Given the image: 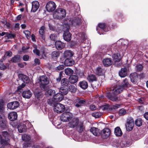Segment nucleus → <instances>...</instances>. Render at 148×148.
Masks as SVG:
<instances>
[{"label":"nucleus","instance_id":"obj_1","mask_svg":"<svg viewBox=\"0 0 148 148\" xmlns=\"http://www.w3.org/2000/svg\"><path fill=\"white\" fill-rule=\"evenodd\" d=\"M123 90V88L120 86L107 88L105 92L106 96L112 101H118L120 99L116 95H112L111 92L114 95H117L121 93Z\"/></svg>","mask_w":148,"mask_h":148},{"label":"nucleus","instance_id":"obj_2","mask_svg":"<svg viewBox=\"0 0 148 148\" xmlns=\"http://www.w3.org/2000/svg\"><path fill=\"white\" fill-rule=\"evenodd\" d=\"M49 82V79L47 76L42 75L40 76L39 78V83L40 84V87L42 90H46V86Z\"/></svg>","mask_w":148,"mask_h":148},{"label":"nucleus","instance_id":"obj_3","mask_svg":"<svg viewBox=\"0 0 148 148\" xmlns=\"http://www.w3.org/2000/svg\"><path fill=\"white\" fill-rule=\"evenodd\" d=\"M64 96L62 95L60 93L55 94L51 99H49L48 101V103L52 105L54 103L59 102L61 101Z\"/></svg>","mask_w":148,"mask_h":148},{"label":"nucleus","instance_id":"obj_4","mask_svg":"<svg viewBox=\"0 0 148 148\" xmlns=\"http://www.w3.org/2000/svg\"><path fill=\"white\" fill-rule=\"evenodd\" d=\"M66 12L65 10L60 8L57 10L55 12L54 16L55 15L57 16V18L58 19H62L66 16Z\"/></svg>","mask_w":148,"mask_h":148},{"label":"nucleus","instance_id":"obj_5","mask_svg":"<svg viewBox=\"0 0 148 148\" xmlns=\"http://www.w3.org/2000/svg\"><path fill=\"white\" fill-rule=\"evenodd\" d=\"M134 121L132 118L130 117L127 119L125 124L126 128L127 131H130L133 129L134 125Z\"/></svg>","mask_w":148,"mask_h":148},{"label":"nucleus","instance_id":"obj_6","mask_svg":"<svg viewBox=\"0 0 148 148\" xmlns=\"http://www.w3.org/2000/svg\"><path fill=\"white\" fill-rule=\"evenodd\" d=\"M65 109L64 106L60 103H57L54 105L53 110L57 113H61L64 112Z\"/></svg>","mask_w":148,"mask_h":148},{"label":"nucleus","instance_id":"obj_7","mask_svg":"<svg viewBox=\"0 0 148 148\" xmlns=\"http://www.w3.org/2000/svg\"><path fill=\"white\" fill-rule=\"evenodd\" d=\"M72 117V114L71 113L69 112H65L62 114L60 119L62 121L67 122L69 121Z\"/></svg>","mask_w":148,"mask_h":148},{"label":"nucleus","instance_id":"obj_8","mask_svg":"<svg viewBox=\"0 0 148 148\" xmlns=\"http://www.w3.org/2000/svg\"><path fill=\"white\" fill-rule=\"evenodd\" d=\"M56 5L55 3L53 1H49L46 4V8L47 11L52 12L56 9Z\"/></svg>","mask_w":148,"mask_h":148},{"label":"nucleus","instance_id":"obj_9","mask_svg":"<svg viewBox=\"0 0 148 148\" xmlns=\"http://www.w3.org/2000/svg\"><path fill=\"white\" fill-rule=\"evenodd\" d=\"M81 21V19L79 17H77L74 19H70L69 21V24L70 25L76 26L80 25Z\"/></svg>","mask_w":148,"mask_h":148},{"label":"nucleus","instance_id":"obj_10","mask_svg":"<svg viewBox=\"0 0 148 148\" xmlns=\"http://www.w3.org/2000/svg\"><path fill=\"white\" fill-rule=\"evenodd\" d=\"M110 129L107 128L104 129L101 132V136L103 138H106L108 137L110 135Z\"/></svg>","mask_w":148,"mask_h":148},{"label":"nucleus","instance_id":"obj_11","mask_svg":"<svg viewBox=\"0 0 148 148\" xmlns=\"http://www.w3.org/2000/svg\"><path fill=\"white\" fill-rule=\"evenodd\" d=\"M19 105V103L17 101H15L9 103L7 105L8 109L13 110L16 108Z\"/></svg>","mask_w":148,"mask_h":148},{"label":"nucleus","instance_id":"obj_12","mask_svg":"<svg viewBox=\"0 0 148 148\" xmlns=\"http://www.w3.org/2000/svg\"><path fill=\"white\" fill-rule=\"evenodd\" d=\"M79 119L77 118H73L72 120L69 123V126L72 128H74L77 126L79 123Z\"/></svg>","mask_w":148,"mask_h":148},{"label":"nucleus","instance_id":"obj_13","mask_svg":"<svg viewBox=\"0 0 148 148\" xmlns=\"http://www.w3.org/2000/svg\"><path fill=\"white\" fill-rule=\"evenodd\" d=\"M63 38L66 41H69L71 40V34L68 29L64 32Z\"/></svg>","mask_w":148,"mask_h":148},{"label":"nucleus","instance_id":"obj_14","mask_svg":"<svg viewBox=\"0 0 148 148\" xmlns=\"http://www.w3.org/2000/svg\"><path fill=\"white\" fill-rule=\"evenodd\" d=\"M8 125L7 121L2 117L0 118V127L2 128L5 129L8 127Z\"/></svg>","mask_w":148,"mask_h":148},{"label":"nucleus","instance_id":"obj_15","mask_svg":"<svg viewBox=\"0 0 148 148\" xmlns=\"http://www.w3.org/2000/svg\"><path fill=\"white\" fill-rule=\"evenodd\" d=\"M105 71L104 69L101 67H98L96 69L95 73L98 76H103L105 74Z\"/></svg>","mask_w":148,"mask_h":148},{"label":"nucleus","instance_id":"obj_16","mask_svg":"<svg viewBox=\"0 0 148 148\" xmlns=\"http://www.w3.org/2000/svg\"><path fill=\"white\" fill-rule=\"evenodd\" d=\"M65 44L60 41H58L55 42V46L56 49L58 50H61L64 48Z\"/></svg>","mask_w":148,"mask_h":148},{"label":"nucleus","instance_id":"obj_17","mask_svg":"<svg viewBox=\"0 0 148 148\" xmlns=\"http://www.w3.org/2000/svg\"><path fill=\"white\" fill-rule=\"evenodd\" d=\"M8 119L11 121L16 120L17 118V114L16 112H10L8 115Z\"/></svg>","mask_w":148,"mask_h":148},{"label":"nucleus","instance_id":"obj_18","mask_svg":"<svg viewBox=\"0 0 148 148\" xmlns=\"http://www.w3.org/2000/svg\"><path fill=\"white\" fill-rule=\"evenodd\" d=\"M127 74V68H122L119 71V76L121 77H125Z\"/></svg>","mask_w":148,"mask_h":148},{"label":"nucleus","instance_id":"obj_19","mask_svg":"<svg viewBox=\"0 0 148 148\" xmlns=\"http://www.w3.org/2000/svg\"><path fill=\"white\" fill-rule=\"evenodd\" d=\"M39 2L37 1H33L32 3V11L35 12L39 7Z\"/></svg>","mask_w":148,"mask_h":148},{"label":"nucleus","instance_id":"obj_20","mask_svg":"<svg viewBox=\"0 0 148 148\" xmlns=\"http://www.w3.org/2000/svg\"><path fill=\"white\" fill-rule=\"evenodd\" d=\"M112 58L115 62L114 64L116 66H120V64L119 62L120 59L119 57L118 54H114L112 56Z\"/></svg>","mask_w":148,"mask_h":148},{"label":"nucleus","instance_id":"obj_21","mask_svg":"<svg viewBox=\"0 0 148 148\" xmlns=\"http://www.w3.org/2000/svg\"><path fill=\"white\" fill-rule=\"evenodd\" d=\"M32 93L29 90L24 91L23 92V97L25 98L29 99L31 97Z\"/></svg>","mask_w":148,"mask_h":148},{"label":"nucleus","instance_id":"obj_22","mask_svg":"<svg viewBox=\"0 0 148 148\" xmlns=\"http://www.w3.org/2000/svg\"><path fill=\"white\" fill-rule=\"evenodd\" d=\"M69 82L71 84H74L76 83L78 80V77L75 75H72L70 76L69 79Z\"/></svg>","mask_w":148,"mask_h":148},{"label":"nucleus","instance_id":"obj_23","mask_svg":"<svg viewBox=\"0 0 148 148\" xmlns=\"http://www.w3.org/2000/svg\"><path fill=\"white\" fill-rule=\"evenodd\" d=\"M19 77L22 79L25 83H28L30 82V79L29 77L26 75L20 74L19 75Z\"/></svg>","mask_w":148,"mask_h":148},{"label":"nucleus","instance_id":"obj_24","mask_svg":"<svg viewBox=\"0 0 148 148\" xmlns=\"http://www.w3.org/2000/svg\"><path fill=\"white\" fill-rule=\"evenodd\" d=\"M103 63L104 66L107 67L112 64V61L110 58H106L103 60Z\"/></svg>","mask_w":148,"mask_h":148},{"label":"nucleus","instance_id":"obj_25","mask_svg":"<svg viewBox=\"0 0 148 148\" xmlns=\"http://www.w3.org/2000/svg\"><path fill=\"white\" fill-rule=\"evenodd\" d=\"M74 61L72 59L67 58L64 61V64L66 66H71L74 64Z\"/></svg>","mask_w":148,"mask_h":148},{"label":"nucleus","instance_id":"obj_26","mask_svg":"<svg viewBox=\"0 0 148 148\" xmlns=\"http://www.w3.org/2000/svg\"><path fill=\"white\" fill-rule=\"evenodd\" d=\"M87 79L90 83L97 81V78L96 76L94 74H90L89 75L87 78Z\"/></svg>","mask_w":148,"mask_h":148},{"label":"nucleus","instance_id":"obj_27","mask_svg":"<svg viewBox=\"0 0 148 148\" xmlns=\"http://www.w3.org/2000/svg\"><path fill=\"white\" fill-rule=\"evenodd\" d=\"M90 131L95 136H99L100 134L99 130L95 127L91 128Z\"/></svg>","mask_w":148,"mask_h":148},{"label":"nucleus","instance_id":"obj_28","mask_svg":"<svg viewBox=\"0 0 148 148\" xmlns=\"http://www.w3.org/2000/svg\"><path fill=\"white\" fill-rule=\"evenodd\" d=\"M76 102L77 103H75L74 104V105L77 108L80 107L86 103V101L85 100H82L79 99H76Z\"/></svg>","mask_w":148,"mask_h":148},{"label":"nucleus","instance_id":"obj_29","mask_svg":"<svg viewBox=\"0 0 148 148\" xmlns=\"http://www.w3.org/2000/svg\"><path fill=\"white\" fill-rule=\"evenodd\" d=\"M63 54L64 57L67 58L71 57L74 54L72 51L69 50L65 51Z\"/></svg>","mask_w":148,"mask_h":148},{"label":"nucleus","instance_id":"obj_30","mask_svg":"<svg viewBox=\"0 0 148 148\" xmlns=\"http://www.w3.org/2000/svg\"><path fill=\"white\" fill-rule=\"evenodd\" d=\"M77 126V130L79 132H82L84 131L85 127L83 121L79 122Z\"/></svg>","mask_w":148,"mask_h":148},{"label":"nucleus","instance_id":"obj_31","mask_svg":"<svg viewBox=\"0 0 148 148\" xmlns=\"http://www.w3.org/2000/svg\"><path fill=\"white\" fill-rule=\"evenodd\" d=\"M21 60L20 56L16 55L12 58L10 60L13 63H17L20 62Z\"/></svg>","mask_w":148,"mask_h":148},{"label":"nucleus","instance_id":"obj_32","mask_svg":"<svg viewBox=\"0 0 148 148\" xmlns=\"http://www.w3.org/2000/svg\"><path fill=\"white\" fill-rule=\"evenodd\" d=\"M130 77L131 81L132 82H136L138 79L137 74L136 73H131Z\"/></svg>","mask_w":148,"mask_h":148},{"label":"nucleus","instance_id":"obj_33","mask_svg":"<svg viewBox=\"0 0 148 148\" xmlns=\"http://www.w3.org/2000/svg\"><path fill=\"white\" fill-rule=\"evenodd\" d=\"M45 27L44 26H42L39 30V34L41 36L43 40L45 39Z\"/></svg>","mask_w":148,"mask_h":148},{"label":"nucleus","instance_id":"obj_34","mask_svg":"<svg viewBox=\"0 0 148 148\" xmlns=\"http://www.w3.org/2000/svg\"><path fill=\"white\" fill-rule=\"evenodd\" d=\"M18 129L19 132L21 133L25 132L27 129L26 126L24 124L18 125Z\"/></svg>","mask_w":148,"mask_h":148},{"label":"nucleus","instance_id":"obj_35","mask_svg":"<svg viewBox=\"0 0 148 148\" xmlns=\"http://www.w3.org/2000/svg\"><path fill=\"white\" fill-rule=\"evenodd\" d=\"M79 84L80 87L83 89H86L88 86L87 82L85 81L80 82L79 83Z\"/></svg>","mask_w":148,"mask_h":148},{"label":"nucleus","instance_id":"obj_36","mask_svg":"<svg viewBox=\"0 0 148 148\" xmlns=\"http://www.w3.org/2000/svg\"><path fill=\"white\" fill-rule=\"evenodd\" d=\"M114 134L116 136H121L122 134V132L119 127H117L114 129Z\"/></svg>","mask_w":148,"mask_h":148},{"label":"nucleus","instance_id":"obj_37","mask_svg":"<svg viewBox=\"0 0 148 148\" xmlns=\"http://www.w3.org/2000/svg\"><path fill=\"white\" fill-rule=\"evenodd\" d=\"M60 52L58 51H55L51 53V56L53 59H57L60 56Z\"/></svg>","mask_w":148,"mask_h":148},{"label":"nucleus","instance_id":"obj_38","mask_svg":"<svg viewBox=\"0 0 148 148\" xmlns=\"http://www.w3.org/2000/svg\"><path fill=\"white\" fill-rule=\"evenodd\" d=\"M60 91L61 92V94L63 95L67 94L68 93L69 91L67 88L65 87H62L60 89Z\"/></svg>","mask_w":148,"mask_h":148},{"label":"nucleus","instance_id":"obj_39","mask_svg":"<svg viewBox=\"0 0 148 148\" xmlns=\"http://www.w3.org/2000/svg\"><path fill=\"white\" fill-rule=\"evenodd\" d=\"M61 84L62 86H67L69 84V79L66 78H64L61 80Z\"/></svg>","mask_w":148,"mask_h":148},{"label":"nucleus","instance_id":"obj_40","mask_svg":"<svg viewBox=\"0 0 148 148\" xmlns=\"http://www.w3.org/2000/svg\"><path fill=\"white\" fill-rule=\"evenodd\" d=\"M68 89L69 91L72 93H75L77 91L76 87L73 85L69 86Z\"/></svg>","mask_w":148,"mask_h":148},{"label":"nucleus","instance_id":"obj_41","mask_svg":"<svg viewBox=\"0 0 148 148\" xmlns=\"http://www.w3.org/2000/svg\"><path fill=\"white\" fill-rule=\"evenodd\" d=\"M129 84L128 80L127 79L125 78L122 82L120 86L121 87H123L124 89V88L127 87Z\"/></svg>","mask_w":148,"mask_h":148},{"label":"nucleus","instance_id":"obj_42","mask_svg":"<svg viewBox=\"0 0 148 148\" xmlns=\"http://www.w3.org/2000/svg\"><path fill=\"white\" fill-rule=\"evenodd\" d=\"M64 72L66 75L70 76L73 74V71L70 68H68L64 70Z\"/></svg>","mask_w":148,"mask_h":148},{"label":"nucleus","instance_id":"obj_43","mask_svg":"<svg viewBox=\"0 0 148 148\" xmlns=\"http://www.w3.org/2000/svg\"><path fill=\"white\" fill-rule=\"evenodd\" d=\"M55 91L54 90L49 89L46 92L45 94L47 96L51 95H53V96L55 94Z\"/></svg>","mask_w":148,"mask_h":148},{"label":"nucleus","instance_id":"obj_44","mask_svg":"<svg viewBox=\"0 0 148 148\" xmlns=\"http://www.w3.org/2000/svg\"><path fill=\"white\" fill-rule=\"evenodd\" d=\"M136 125L138 127H140L142 125V120L140 118L137 119L135 122Z\"/></svg>","mask_w":148,"mask_h":148},{"label":"nucleus","instance_id":"obj_45","mask_svg":"<svg viewBox=\"0 0 148 148\" xmlns=\"http://www.w3.org/2000/svg\"><path fill=\"white\" fill-rule=\"evenodd\" d=\"M22 139L25 141H27L30 140L31 137L29 135L25 134L22 136Z\"/></svg>","mask_w":148,"mask_h":148},{"label":"nucleus","instance_id":"obj_46","mask_svg":"<svg viewBox=\"0 0 148 148\" xmlns=\"http://www.w3.org/2000/svg\"><path fill=\"white\" fill-rule=\"evenodd\" d=\"M33 47L34 48H35V49L33 50V52L38 56H40V51L39 50L37 49V46L36 45H34Z\"/></svg>","mask_w":148,"mask_h":148},{"label":"nucleus","instance_id":"obj_47","mask_svg":"<svg viewBox=\"0 0 148 148\" xmlns=\"http://www.w3.org/2000/svg\"><path fill=\"white\" fill-rule=\"evenodd\" d=\"M102 115V113L99 112H94L92 114V115L96 118H100Z\"/></svg>","mask_w":148,"mask_h":148},{"label":"nucleus","instance_id":"obj_48","mask_svg":"<svg viewBox=\"0 0 148 148\" xmlns=\"http://www.w3.org/2000/svg\"><path fill=\"white\" fill-rule=\"evenodd\" d=\"M126 111L124 109L122 108L120 110L119 112V114L120 116H123L126 114Z\"/></svg>","mask_w":148,"mask_h":148},{"label":"nucleus","instance_id":"obj_49","mask_svg":"<svg viewBox=\"0 0 148 148\" xmlns=\"http://www.w3.org/2000/svg\"><path fill=\"white\" fill-rule=\"evenodd\" d=\"M91 85L93 89H97L99 86L98 83L96 81L91 83Z\"/></svg>","mask_w":148,"mask_h":148},{"label":"nucleus","instance_id":"obj_50","mask_svg":"<svg viewBox=\"0 0 148 148\" xmlns=\"http://www.w3.org/2000/svg\"><path fill=\"white\" fill-rule=\"evenodd\" d=\"M109 108V106L108 104L102 105L99 107V109H101L103 110H107Z\"/></svg>","mask_w":148,"mask_h":148},{"label":"nucleus","instance_id":"obj_51","mask_svg":"<svg viewBox=\"0 0 148 148\" xmlns=\"http://www.w3.org/2000/svg\"><path fill=\"white\" fill-rule=\"evenodd\" d=\"M6 36L8 38L12 39L14 38L16 36L15 34H12L11 33H8L6 32Z\"/></svg>","mask_w":148,"mask_h":148},{"label":"nucleus","instance_id":"obj_52","mask_svg":"<svg viewBox=\"0 0 148 148\" xmlns=\"http://www.w3.org/2000/svg\"><path fill=\"white\" fill-rule=\"evenodd\" d=\"M143 69V66L141 64L137 65L136 66V70L137 72H140L142 71Z\"/></svg>","mask_w":148,"mask_h":148},{"label":"nucleus","instance_id":"obj_53","mask_svg":"<svg viewBox=\"0 0 148 148\" xmlns=\"http://www.w3.org/2000/svg\"><path fill=\"white\" fill-rule=\"evenodd\" d=\"M104 97L103 96H101L99 97L98 95H96L95 98V101H98V99L100 101H102L104 99Z\"/></svg>","mask_w":148,"mask_h":148},{"label":"nucleus","instance_id":"obj_54","mask_svg":"<svg viewBox=\"0 0 148 148\" xmlns=\"http://www.w3.org/2000/svg\"><path fill=\"white\" fill-rule=\"evenodd\" d=\"M2 134L3 136L6 138H8V137L10 136V134L8 133L5 131H4L2 132Z\"/></svg>","mask_w":148,"mask_h":148},{"label":"nucleus","instance_id":"obj_55","mask_svg":"<svg viewBox=\"0 0 148 148\" xmlns=\"http://www.w3.org/2000/svg\"><path fill=\"white\" fill-rule=\"evenodd\" d=\"M98 26L101 29H104L106 27V25L105 23H100L98 24Z\"/></svg>","mask_w":148,"mask_h":148},{"label":"nucleus","instance_id":"obj_56","mask_svg":"<svg viewBox=\"0 0 148 148\" xmlns=\"http://www.w3.org/2000/svg\"><path fill=\"white\" fill-rule=\"evenodd\" d=\"M50 39L53 41H55L57 38V36L56 34H51L50 36Z\"/></svg>","mask_w":148,"mask_h":148},{"label":"nucleus","instance_id":"obj_57","mask_svg":"<svg viewBox=\"0 0 148 148\" xmlns=\"http://www.w3.org/2000/svg\"><path fill=\"white\" fill-rule=\"evenodd\" d=\"M120 107L121 105L119 104H116L112 106L111 108H110V109L111 110L116 109L119 108H120Z\"/></svg>","mask_w":148,"mask_h":148},{"label":"nucleus","instance_id":"obj_58","mask_svg":"<svg viewBox=\"0 0 148 148\" xmlns=\"http://www.w3.org/2000/svg\"><path fill=\"white\" fill-rule=\"evenodd\" d=\"M64 68V66L63 65H60L56 67L55 70L56 71H60L63 69Z\"/></svg>","mask_w":148,"mask_h":148},{"label":"nucleus","instance_id":"obj_59","mask_svg":"<svg viewBox=\"0 0 148 148\" xmlns=\"http://www.w3.org/2000/svg\"><path fill=\"white\" fill-rule=\"evenodd\" d=\"M7 68V67L3 63H1L0 64V69L2 70H4Z\"/></svg>","mask_w":148,"mask_h":148},{"label":"nucleus","instance_id":"obj_60","mask_svg":"<svg viewBox=\"0 0 148 148\" xmlns=\"http://www.w3.org/2000/svg\"><path fill=\"white\" fill-rule=\"evenodd\" d=\"M24 33L26 37L28 38L30 37V32L28 31L25 30L24 32Z\"/></svg>","mask_w":148,"mask_h":148},{"label":"nucleus","instance_id":"obj_61","mask_svg":"<svg viewBox=\"0 0 148 148\" xmlns=\"http://www.w3.org/2000/svg\"><path fill=\"white\" fill-rule=\"evenodd\" d=\"M62 72H60L59 73V76L58 78H56V80L57 82H60L61 80L62 76Z\"/></svg>","mask_w":148,"mask_h":148},{"label":"nucleus","instance_id":"obj_62","mask_svg":"<svg viewBox=\"0 0 148 148\" xmlns=\"http://www.w3.org/2000/svg\"><path fill=\"white\" fill-rule=\"evenodd\" d=\"M4 103L3 101V100H0V109L2 110L4 105Z\"/></svg>","mask_w":148,"mask_h":148},{"label":"nucleus","instance_id":"obj_63","mask_svg":"<svg viewBox=\"0 0 148 148\" xmlns=\"http://www.w3.org/2000/svg\"><path fill=\"white\" fill-rule=\"evenodd\" d=\"M31 144L30 143H25L23 144V147L25 148L30 147L31 146Z\"/></svg>","mask_w":148,"mask_h":148},{"label":"nucleus","instance_id":"obj_64","mask_svg":"<svg viewBox=\"0 0 148 148\" xmlns=\"http://www.w3.org/2000/svg\"><path fill=\"white\" fill-rule=\"evenodd\" d=\"M29 57L27 55L24 56L23 57V60L25 61H27L29 60Z\"/></svg>","mask_w":148,"mask_h":148}]
</instances>
